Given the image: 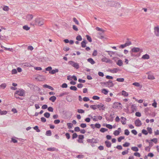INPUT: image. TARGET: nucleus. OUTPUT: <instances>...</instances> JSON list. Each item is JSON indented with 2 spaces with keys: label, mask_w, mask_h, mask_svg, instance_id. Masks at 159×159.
<instances>
[{
  "label": "nucleus",
  "mask_w": 159,
  "mask_h": 159,
  "mask_svg": "<svg viewBox=\"0 0 159 159\" xmlns=\"http://www.w3.org/2000/svg\"><path fill=\"white\" fill-rule=\"evenodd\" d=\"M43 20L41 18H37L35 20V23L36 25L38 26H41L44 24Z\"/></svg>",
  "instance_id": "1"
},
{
  "label": "nucleus",
  "mask_w": 159,
  "mask_h": 159,
  "mask_svg": "<svg viewBox=\"0 0 159 159\" xmlns=\"http://www.w3.org/2000/svg\"><path fill=\"white\" fill-rule=\"evenodd\" d=\"M108 130V129H106L105 128H102L100 129V131L102 132H104L106 131H107Z\"/></svg>",
  "instance_id": "39"
},
{
  "label": "nucleus",
  "mask_w": 159,
  "mask_h": 159,
  "mask_svg": "<svg viewBox=\"0 0 159 159\" xmlns=\"http://www.w3.org/2000/svg\"><path fill=\"white\" fill-rule=\"evenodd\" d=\"M130 145V143L127 142H125V143L123 144V146L124 147H128Z\"/></svg>",
  "instance_id": "37"
},
{
  "label": "nucleus",
  "mask_w": 159,
  "mask_h": 159,
  "mask_svg": "<svg viewBox=\"0 0 159 159\" xmlns=\"http://www.w3.org/2000/svg\"><path fill=\"white\" fill-rule=\"evenodd\" d=\"M9 8L8 6H4L3 7V10L5 11H8Z\"/></svg>",
  "instance_id": "36"
},
{
  "label": "nucleus",
  "mask_w": 159,
  "mask_h": 159,
  "mask_svg": "<svg viewBox=\"0 0 159 159\" xmlns=\"http://www.w3.org/2000/svg\"><path fill=\"white\" fill-rule=\"evenodd\" d=\"M87 141L88 143H96L98 142L96 139L94 138H93L91 139H89L87 140Z\"/></svg>",
  "instance_id": "7"
},
{
  "label": "nucleus",
  "mask_w": 159,
  "mask_h": 159,
  "mask_svg": "<svg viewBox=\"0 0 159 159\" xmlns=\"http://www.w3.org/2000/svg\"><path fill=\"white\" fill-rule=\"evenodd\" d=\"M96 106V105H91L90 106V107L93 110H95L97 108Z\"/></svg>",
  "instance_id": "45"
},
{
  "label": "nucleus",
  "mask_w": 159,
  "mask_h": 159,
  "mask_svg": "<svg viewBox=\"0 0 159 159\" xmlns=\"http://www.w3.org/2000/svg\"><path fill=\"white\" fill-rule=\"evenodd\" d=\"M68 94V93L67 92H64L60 94V95H59V97H62L65 95H67Z\"/></svg>",
  "instance_id": "35"
},
{
  "label": "nucleus",
  "mask_w": 159,
  "mask_h": 159,
  "mask_svg": "<svg viewBox=\"0 0 159 159\" xmlns=\"http://www.w3.org/2000/svg\"><path fill=\"white\" fill-rule=\"evenodd\" d=\"M58 72V70L57 69H56L55 70H52L51 71H49V73L52 74H54L56 72Z\"/></svg>",
  "instance_id": "20"
},
{
  "label": "nucleus",
  "mask_w": 159,
  "mask_h": 159,
  "mask_svg": "<svg viewBox=\"0 0 159 159\" xmlns=\"http://www.w3.org/2000/svg\"><path fill=\"white\" fill-rule=\"evenodd\" d=\"M46 134L47 136H51L52 135V133L51 131L50 130L47 131L46 132Z\"/></svg>",
  "instance_id": "30"
},
{
  "label": "nucleus",
  "mask_w": 159,
  "mask_h": 159,
  "mask_svg": "<svg viewBox=\"0 0 159 159\" xmlns=\"http://www.w3.org/2000/svg\"><path fill=\"white\" fill-rule=\"evenodd\" d=\"M70 89L71 90L76 91L77 90V88L75 86H71L70 87Z\"/></svg>",
  "instance_id": "38"
},
{
  "label": "nucleus",
  "mask_w": 159,
  "mask_h": 159,
  "mask_svg": "<svg viewBox=\"0 0 159 159\" xmlns=\"http://www.w3.org/2000/svg\"><path fill=\"white\" fill-rule=\"evenodd\" d=\"M129 148H128L127 150H125V151L122 152V154L123 155H125L126 154H128L129 152L128 150H129Z\"/></svg>",
  "instance_id": "42"
},
{
  "label": "nucleus",
  "mask_w": 159,
  "mask_h": 159,
  "mask_svg": "<svg viewBox=\"0 0 159 159\" xmlns=\"http://www.w3.org/2000/svg\"><path fill=\"white\" fill-rule=\"evenodd\" d=\"M116 81L119 82H123L124 81V79L123 78H117Z\"/></svg>",
  "instance_id": "34"
},
{
  "label": "nucleus",
  "mask_w": 159,
  "mask_h": 159,
  "mask_svg": "<svg viewBox=\"0 0 159 159\" xmlns=\"http://www.w3.org/2000/svg\"><path fill=\"white\" fill-rule=\"evenodd\" d=\"M140 50V48L134 47L132 49L131 52H139Z\"/></svg>",
  "instance_id": "10"
},
{
  "label": "nucleus",
  "mask_w": 159,
  "mask_h": 159,
  "mask_svg": "<svg viewBox=\"0 0 159 159\" xmlns=\"http://www.w3.org/2000/svg\"><path fill=\"white\" fill-rule=\"evenodd\" d=\"M96 107L99 109V110H104L105 108L104 105L102 103L100 104L96 105Z\"/></svg>",
  "instance_id": "9"
},
{
  "label": "nucleus",
  "mask_w": 159,
  "mask_h": 159,
  "mask_svg": "<svg viewBox=\"0 0 159 159\" xmlns=\"http://www.w3.org/2000/svg\"><path fill=\"white\" fill-rule=\"evenodd\" d=\"M100 98L97 96H94L93 97V99L94 100H98Z\"/></svg>",
  "instance_id": "62"
},
{
  "label": "nucleus",
  "mask_w": 159,
  "mask_h": 159,
  "mask_svg": "<svg viewBox=\"0 0 159 159\" xmlns=\"http://www.w3.org/2000/svg\"><path fill=\"white\" fill-rule=\"evenodd\" d=\"M121 122L123 125H125L126 124V119L124 117H121Z\"/></svg>",
  "instance_id": "15"
},
{
  "label": "nucleus",
  "mask_w": 159,
  "mask_h": 159,
  "mask_svg": "<svg viewBox=\"0 0 159 159\" xmlns=\"http://www.w3.org/2000/svg\"><path fill=\"white\" fill-rule=\"evenodd\" d=\"M87 61L92 65H93L95 63L94 61L91 58L88 59Z\"/></svg>",
  "instance_id": "19"
},
{
  "label": "nucleus",
  "mask_w": 159,
  "mask_h": 159,
  "mask_svg": "<svg viewBox=\"0 0 159 159\" xmlns=\"http://www.w3.org/2000/svg\"><path fill=\"white\" fill-rule=\"evenodd\" d=\"M87 43L85 40H84L81 43V46L83 48H84L86 46V44Z\"/></svg>",
  "instance_id": "18"
},
{
  "label": "nucleus",
  "mask_w": 159,
  "mask_h": 159,
  "mask_svg": "<svg viewBox=\"0 0 159 159\" xmlns=\"http://www.w3.org/2000/svg\"><path fill=\"white\" fill-rule=\"evenodd\" d=\"M55 149L54 148H47V150L49 151H54Z\"/></svg>",
  "instance_id": "51"
},
{
  "label": "nucleus",
  "mask_w": 159,
  "mask_h": 159,
  "mask_svg": "<svg viewBox=\"0 0 159 159\" xmlns=\"http://www.w3.org/2000/svg\"><path fill=\"white\" fill-rule=\"evenodd\" d=\"M56 99V98L55 96H52L51 97L49 98V100L50 101H52L53 102H54Z\"/></svg>",
  "instance_id": "22"
},
{
  "label": "nucleus",
  "mask_w": 159,
  "mask_h": 159,
  "mask_svg": "<svg viewBox=\"0 0 159 159\" xmlns=\"http://www.w3.org/2000/svg\"><path fill=\"white\" fill-rule=\"evenodd\" d=\"M33 16L32 14H28L26 16V19L28 21L31 20L33 18Z\"/></svg>",
  "instance_id": "11"
},
{
  "label": "nucleus",
  "mask_w": 159,
  "mask_h": 159,
  "mask_svg": "<svg viewBox=\"0 0 159 159\" xmlns=\"http://www.w3.org/2000/svg\"><path fill=\"white\" fill-rule=\"evenodd\" d=\"M119 70V69H118V68H115L113 69L112 70H111L110 72L111 73H117Z\"/></svg>",
  "instance_id": "21"
},
{
  "label": "nucleus",
  "mask_w": 159,
  "mask_h": 159,
  "mask_svg": "<svg viewBox=\"0 0 159 159\" xmlns=\"http://www.w3.org/2000/svg\"><path fill=\"white\" fill-rule=\"evenodd\" d=\"M84 136L83 135H80L79 136V139L78 142L80 143H82L83 141L82 140L84 138Z\"/></svg>",
  "instance_id": "13"
},
{
  "label": "nucleus",
  "mask_w": 159,
  "mask_h": 159,
  "mask_svg": "<svg viewBox=\"0 0 159 159\" xmlns=\"http://www.w3.org/2000/svg\"><path fill=\"white\" fill-rule=\"evenodd\" d=\"M77 136L78 135L76 133H73V134H72V138L73 139H74L75 138H76L77 137Z\"/></svg>",
  "instance_id": "50"
},
{
  "label": "nucleus",
  "mask_w": 159,
  "mask_h": 159,
  "mask_svg": "<svg viewBox=\"0 0 159 159\" xmlns=\"http://www.w3.org/2000/svg\"><path fill=\"white\" fill-rule=\"evenodd\" d=\"M25 91L24 90L22 89L16 91L15 96H16V94L21 96H24L25 95Z\"/></svg>",
  "instance_id": "5"
},
{
  "label": "nucleus",
  "mask_w": 159,
  "mask_h": 159,
  "mask_svg": "<svg viewBox=\"0 0 159 159\" xmlns=\"http://www.w3.org/2000/svg\"><path fill=\"white\" fill-rule=\"evenodd\" d=\"M44 116L47 118H48L50 116V114L48 112H46L44 114Z\"/></svg>",
  "instance_id": "29"
},
{
  "label": "nucleus",
  "mask_w": 159,
  "mask_h": 159,
  "mask_svg": "<svg viewBox=\"0 0 159 159\" xmlns=\"http://www.w3.org/2000/svg\"><path fill=\"white\" fill-rule=\"evenodd\" d=\"M131 149L132 150L135 152H137L139 151L138 148L136 147H132L131 148Z\"/></svg>",
  "instance_id": "26"
},
{
  "label": "nucleus",
  "mask_w": 159,
  "mask_h": 159,
  "mask_svg": "<svg viewBox=\"0 0 159 159\" xmlns=\"http://www.w3.org/2000/svg\"><path fill=\"white\" fill-rule=\"evenodd\" d=\"M108 5L109 6L111 7H120V4L114 1L108 2Z\"/></svg>",
  "instance_id": "3"
},
{
  "label": "nucleus",
  "mask_w": 159,
  "mask_h": 159,
  "mask_svg": "<svg viewBox=\"0 0 159 159\" xmlns=\"http://www.w3.org/2000/svg\"><path fill=\"white\" fill-rule=\"evenodd\" d=\"M154 32L156 35L157 36L159 35V27L158 26L154 28Z\"/></svg>",
  "instance_id": "12"
},
{
  "label": "nucleus",
  "mask_w": 159,
  "mask_h": 159,
  "mask_svg": "<svg viewBox=\"0 0 159 159\" xmlns=\"http://www.w3.org/2000/svg\"><path fill=\"white\" fill-rule=\"evenodd\" d=\"M74 130L76 132H79L80 131V128L79 127H76L75 128Z\"/></svg>",
  "instance_id": "61"
},
{
  "label": "nucleus",
  "mask_w": 159,
  "mask_h": 159,
  "mask_svg": "<svg viewBox=\"0 0 159 159\" xmlns=\"http://www.w3.org/2000/svg\"><path fill=\"white\" fill-rule=\"evenodd\" d=\"M106 126L107 128H108L110 129H111L112 128V125L110 124H107Z\"/></svg>",
  "instance_id": "59"
},
{
  "label": "nucleus",
  "mask_w": 159,
  "mask_h": 159,
  "mask_svg": "<svg viewBox=\"0 0 159 159\" xmlns=\"http://www.w3.org/2000/svg\"><path fill=\"white\" fill-rule=\"evenodd\" d=\"M105 143L107 147V148H110L111 146V142L108 141H105Z\"/></svg>",
  "instance_id": "16"
},
{
  "label": "nucleus",
  "mask_w": 159,
  "mask_h": 159,
  "mask_svg": "<svg viewBox=\"0 0 159 159\" xmlns=\"http://www.w3.org/2000/svg\"><path fill=\"white\" fill-rule=\"evenodd\" d=\"M86 126V124L85 123H82L80 125V126L82 128H85Z\"/></svg>",
  "instance_id": "56"
},
{
  "label": "nucleus",
  "mask_w": 159,
  "mask_h": 159,
  "mask_svg": "<svg viewBox=\"0 0 159 159\" xmlns=\"http://www.w3.org/2000/svg\"><path fill=\"white\" fill-rule=\"evenodd\" d=\"M83 100L84 102H87L89 100V98L88 97H84L83 98Z\"/></svg>",
  "instance_id": "64"
},
{
  "label": "nucleus",
  "mask_w": 159,
  "mask_h": 159,
  "mask_svg": "<svg viewBox=\"0 0 159 159\" xmlns=\"http://www.w3.org/2000/svg\"><path fill=\"white\" fill-rule=\"evenodd\" d=\"M87 39L90 42H91L92 41V40L91 37L89 35H86Z\"/></svg>",
  "instance_id": "33"
},
{
  "label": "nucleus",
  "mask_w": 159,
  "mask_h": 159,
  "mask_svg": "<svg viewBox=\"0 0 159 159\" xmlns=\"http://www.w3.org/2000/svg\"><path fill=\"white\" fill-rule=\"evenodd\" d=\"M23 29L25 30H29L30 29V28L27 25H25L23 26Z\"/></svg>",
  "instance_id": "32"
},
{
  "label": "nucleus",
  "mask_w": 159,
  "mask_h": 159,
  "mask_svg": "<svg viewBox=\"0 0 159 159\" xmlns=\"http://www.w3.org/2000/svg\"><path fill=\"white\" fill-rule=\"evenodd\" d=\"M34 129L36 130L37 132H39L40 131L39 129H38V127L37 126H36L34 127Z\"/></svg>",
  "instance_id": "41"
},
{
  "label": "nucleus",
  "mask_w": 159,
  "mask_h": 159,
  "mask_svg": "<svg viewBox=\"0 0 159 159\" xmlns=\"http://www.w3.org/2000/svg\"><path fill=\"white\" fill-rule=\"evenodd\" d=\"M73 21L75 22V23H76V24L77 25H79V22L78 21V20L76 19V18H73Z\"/></svg>",
  "instance_id": "55"
},
{
  "label": "nucleus",
  "mask_w": 159,
  "mask_h": 159,
  "mask_svg": "<svg viewBox=\"0 0 159 159\" xmlns=\"http://www.w3.org/2000/svg\"><path fill=\"white\" fill-rule=\"evenodd\" d=\"M7 113V111H2L0 109V115H4L6 114Z\"/></svg>",
  "instance_id": "27"
},
{
  "label": "nucleus",
  "mask_w": 159,
  "mask_h": 159,
  "mask_svg": "<svg viewBox=\"0 0 159 159\" xmlns=\"http://www.w3.org/2000/svg\"><path fill=\"white\" fill-rule=\"evenodd\" d=\"M142 133L145 135H147L148 134V132L147 131L144 129H143L142 130Z\"/></svg>",
  "instance_id": "57"
},
{
  "label": "nucleus",
  "mask_w": 159,
  "mask_h": 159,
  "mask_svg": "<svg viewBox=\"0 0 159 159\" xmlns=\"http://www.w3.org/2000/svg\"><path fill=\"white\" fill-rule=\"evenodd\" d=\"M68 63L76 69H78L79 68V64L77 62L72 61H69Z\"/></svg>",
  "instance_id": "4"
},
{
  "label": "nucleus",
  "mask_w": 159,
  "mask_h": 159,
  "mask_svg": "<svg viewBox=\"0 0 159 159\" xmlns=\"http://www.w3.org/2000/svg\"><path fill=\"white\" fill-rule=\"evenodd\" d=\"M119 134L120 132L118 130H115L113 133V134L116 136H117L119 135Z\"/></svg>",
  "instance_id": "31"
},
{
  "label": "nucleus",
  "mask_w": 159,
  "mask_h": 159,
  "mask_svg": "<svg viewBox=\"0 0 159 159\" xmlns=\"http://www.w3.org/2000/svg\"><path fill=\"white\" fill-rule=\"evenodd\" d=\"M67 125L68 126V128L69 129L71 128L73 126V124H71V123H67Z\"/></svg>",
  "instance_id": "43"
},
{
  "label": "nucleus",
  "mask_w": 159,
  "mask_h": 159,
  "mask_svg": "<svg viewBox=\"0 0 159 159\" xmlns=\"http://www.w3.org/2000/svg\"><path fill=\"white\" fill-rule=\"evenodd\" d=\"M102 62H104L107 63H109L110 64H112L113 63L112 61L110 60L109 59L107 58L106 57H103L102 59Z\"/></svg>",
  "instance_id": "6"
},
{
  "label": "nucleus",
  "mask_w": 159,
  "mask_h": 159,
  "mask_svg": "<svg viewBox=\"0 0 159 159\" xmlns=\"http://www.w3.org/2000/svg\"><path fill=\"white\" fill-rule=\"evenodd\" d=\"M77 111L78 112L80 113H83L84 112V111L81 109H78Z\"/></svg>",
  "instance_id": "52"
},
{
  "label": "nucleus",
  "mask_w": 159,
  "mask_h": 159,
  "mask_svg": "<svg viewBox=\"0 0 159 159\" xmlns=\"http://www.w3.org/2000/svg\"><path fill=\"white\" fill-rule=\"evenodd\" d=\"M131 108L132 112H134V111H137V107L135 104H133L131 105Z\"/></svg>",
  "instance_id": "14"
},
{
  "label": "nucleus",
  "mask_w": 159,
  "mask_h": 159,
  "mask_svg": "<svg viewBox=\"0 0 159 159\" xmlns=\"http://www.w3.org/2000/svg\"><path fill=\"white\" fill-rule=\"evenodd\" d=\"M148 79L152 80L154 79L155 78L153 75L151 74H149L148 75Z\"/></svg>",
  "instance_id": "24"
},
{
  "label": "nucleus",
  "mask_w": 159,
  "mask_h": 159,
  "mask_svg": "<svg viewBox=\"0 0 159 159\" xmlns=\"http://www.w3.org/2000/svg\"><path fill=\"white\" fill-rule=\"evenodd\" d=\"M125 138L124 136H120L119 137L118 139V141L119 142H120L122 139H124Z\"/></svg>",
  "instance_id": "46"
},
{
  "label": "nucleus",
  "mask_w": 159,
  "mask_h": 159,
  "mask_svg": "<svg viewBox=\"0 0 159 159\" xmlns=\"http://www.w3.org/2000/svg\"><path fill=\"white\" fill-rule=\"evenodd\" d=\"M102 92L105 94H107L108 93V91L106 89H102Z\"/></svg>",
  "instance_id": "28"
},
{
  "label": "nucleus",
  "mask_w": 159,
  "mask_h": 159,
  "mask_svg": "<svg viewBox=\"0 0 159 159\" xmlns=\"http://www.w3.org/2000/svg\"><path fill=\"white\" fill-rule=\"evenodd\" d=\"M96 29L98 31H100L102 33H103L104 32V30H103L101 28H99L98 27H96Z\"/></svg>",
  "instance_id": "53"
},
{
  "label": "nucleus",
  "mask_w": 159,
  "mask_h": 159,
  "mask_svg": "<svg viewBox=\"0 0 159 159\" xmlns=\"http://www.w3.org/2000/svg\"><path fill=\"white\" fill-rule=\"evenodd\" d=\"M116 64L119 66H121L123 65V61L121 60H118Z\"/></svg>",
  "instance_id": "23"
},
{
  "label": "nucleus",
  "mask_w": 159,
  "mask_h": 159,
  "mask_svg": "<svg viewBox=\"0 0 159 159\" xmlns=\"http://www.w3.org/2000/svg\"><path fill=\"white\" fill-rule=\"evenodd\" d=\"M48 110L50 112H53V109L52 107H49L48 108Z\"/></svg>",
  "instance_id": "60"
},
{
  "label": "nucleus",
  "mask_w": 159,
  "mask_h": 159,
  "mask_svg": "<svg viewBox=\"0 0 159 159\" xmlns=\"http://www.w3.org/2000/svg\"><path fill=\"white\" fill-rule=\"evenodd\" d=\"M62 88H66L67 87V85L66 83H63L61 86Z\"/></svg>",
  "instance_id": "63"
},
{
  "label": "nucleus",
  "mask_w": 159,
  "mask_h": 159,
  "mask_svg": "<svg viewBox=\"0 0 159 159\" xmlns=\"http://www.w3.org/2000/svg\"><path fill=\"white\" fill-rule=\"evenodd\" d=\"M134 155L136 157H140L141 156L140 154L138 152H135L134 153Z\"/></svg>",
  "instance_id": "58"
},
{
  "label": "nucleus",
  "mask_w": 159,
  "mask_h": 159,
  "mask_svg": "<svg viewBox=\"0 0 159 159\" xmlns=\"http://www.w3.org/2000/svg\"><path fill=\"white\" fill-rule=\"evenodd\" d=\"M7 85L6 84H2L0 85V87L2 88L3 89L5 88L6 87Z\"/></svg>",
  "instance_id": "54"
},
{
  "label": "nucleus",
  "mask_w": 159,
  "mask_h": 159,
  "mask_svg": "<svg viewBox=\"0 0 159 159\" xmlns=\"http://www.w3.org/2000/svg\"><path fill=\"white\" fill-rule=\"evenodd\" d=\"M125 44L126 45V47L127 46H129L132 44L131 42L130 41H128L127 42H126L125 43Z\"/></svg>",
  "instance_id": "49"
},
{
  "label": "nucleus",
  "mask_w": 159,
  "mask_h": 159,
  "mask_svg": "<svg viewBox=\"0 0 159 159\" xmlns=\"http://www.w3.org/2000/svg\"><path fill=\"white\" fill-rule=\"evenodd\" d=\"M147 130H148V133L150 134H151L152 133V130L151 128L148 127L147 128Z\"/></svg>",
  "instance_id": "40"
},
{
  "label": "nucleus",
  "mask_w": 159,
  "mask_h": 159,
  "mask_svg": "<svg viewBox=\"0 0 159 159\" xmlns=\"http://www.w3.org/2000/svg\"><path fill=\"white\" fill-rule=\"evenodd\" d=\"M142 58L143 59H148L149 58V56L148 54H146L143 56Z\"/></svg>",
  "instance_id": "17"
},
{
  "label": "nucleus",
  "mask_w": 159,
  "mask_h": 159,
  "mask_svg": "<svg viewBox=\"0 0 159 159\" xmlns=\"http://www.w3.org/2000/svg\"><path fill=\"white\" fill-rule=\"evenodd\" d=\"M151 141L154 142L156 144L157 142V138H154L151 140Z\"/></svg>",
  "instance_id": "47"
},
{
  "label": "nucleus",
  "mask_w": 159,
  "mask_h": 159,
  "mask_svg": "<svg viewBox=\"0 0 159 159\" xmlns=\"http://www.w3.org/2000/svg\"><path fill=\"white\" fill-rule=\"evenodd\" d=\"M129 132L127 129H126L125 130L124 134L126 135H128L129 134Z\"/></svg>",
  "instance_id": "44"
},
{
  "label": "nucleus",
  "mask_w": 159,
  "mask_h": 159,
  "mask_svg": "<svg viewBox=\"0 0 159 159\" xmlns=\"http://www.w3.org/2000/svg\"><path fill=\"white\" fill-rule=\"evenodd\" d=\"M102 84L105 85L106 87L109 88L112 87L114 85V84L112 83V81L111 80H109L107 82H103Z\"/></svg>",
  "instance_id": "2"
},
{
  "label": "nucleus",
  "mask_w": 159,
  "mask_h": 159,
  "mask_svg": "<svg viewBox=\"0 0 159 159\" xmlns=\"http://www.w3.org/2000/svg\"><path fill=\"white\" fill-rule=\"evenodd\" d=\"M135 124L136 126H140L142 125L141 121L139 119H137L135 121Z\"/></svg>",
  "instance_id": "8"
},
{
  "label": "nucleus",
  "mask_w": 159,
  "mask_h": 159,
  "mask_svg": "<svg viewBox=\"0 0 159 159\" xmlns=\"http://www.w3.org/2000/svg\"><path fill=\"white\" fill-rule=\"evenodd\" d=\"M76 39L78 41H81L82 40L81 37L80 35L76 37Z\"/></svg>",
  "instance_id": "48"
},
{
  "label": "nucleus",
  "mask_w": 159,
  "mask_h": 159,
  "mask_svg": "<svg viewBox=\"0 0 159 159\" xmlns=\"http://www.w3.org/2000/svg\"><path fill=\"white\" fill-rule=\"evenodd\" d=\"M122 95H123L125 97H127L128 95V93L124 90H123L122 91Z\"/></svg>",
  "instance_id": "25"
}]
</instances>
